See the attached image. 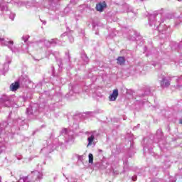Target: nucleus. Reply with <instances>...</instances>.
Listing matches in <instances>:
<instances>
[{
	"label": "nucleus",
	"mask_w": 182,
	"mask_h": 182,
	"mask_svg": "<svg viewBox=\"0 0 182 182\" xmlns=\"http://www.w3.org/2000/svg\"><path fill=\"white\" fill-rule=\"evenodd\" d=\"M107 4H106V1H103L102 3L97 4L95 9L98 12H103V9H105V8H107Z\"/></svg>",
	"instance_id": "1"
},
{
	"label": "nucleus",
	"mask_w": 182,
	"mask_h": 182,
	"mask_svg": "<svg viewBox=\"0 0 182 182\" xmlns=\"http://www.w3.org/2000/svg\"><path fill=\"white\" fill-rule=\"evenodd\" d=\"M119 96V90L115 89L112 91V93L109 96V100L110 102H114Z\"/></svg>",
	"instance_id": "2"
},
{
	"label": "nucleus",
	"mask_w": 182,
	"mask_h": 182,
	"mask_svg": "<svg viewBox=\"0 0 182 182\" xmlns=\"http://www.w3.org/2000/svg\"><path fill=\"white\" fill-rule=\"evenodd\" d=\"M18 89H19V82H13L10 85V90H11V92H16V90Z\"/></svg>",
	"instance_id": "3"
},
{
	"label": "nucleus",
	"mask_w": 182,
	"mask_h": 182,
	"mask_svg": "<svg viewBox=\"0 0 182 182\" xmlns=\"http://www.w3.org/2000/svg\"><path fill=\"white\" fill-rule=\"evenodd\" d=\"M117 65H124V63H126V59L124 58V57H122L119 56L117 58Z\"/></svg>",
	"instance_id": "4"
},
{
	"label": "nucleus",
	"mask_w": 182,
	"mask_h": 182,
	"mask_svg": "<svg viewBox=\"0 0 182 182\" xmlns=\"http://www.w3.org/2000/svg\"><path fill=\"white\" fill-rule=\"evenodd\" d=\"M95 140V136L91 135L90 137H88V144L87 146H92L93 144V141Z\"/></svg>",
	"instance_id": "5"
},
{
	"label": "nucleus",
	"mask_w": 182,
	"mask_h": 182,
	"mask_svg": "<svg viewBox=\"0 0 182 182\" xmlns=\"http://www.w3.org/2000/svg\"><path fill=\"white\" fill-rule=\"evenodd\" d=\"M88 157H89V163L90 164H93V154H89Z\"/></svg>",
	"instance_id": "6"
},
{
	"label": "nucleus",
	"mask_w": 182,
	"mask_h": 182,
	"mask_svg": "<svg viewBox=\"0 0 182 182\" xmlns=\"http://www.w3.org/2000/svg\"><path fill=\"white\" fill-rule=\"evenodd\" d=\"M170 85V82H168V81H166V82H165V87H168V85Z\"/></svg>",
	"instance_id": "7"
},
{
	"label": "nucleus",
	"mask_w": 182,
	"mask_h": 182,
	"mask_svg": "<svg viewBox=\"0 0 182 182\" xmlns=\"http://www.w3.org/2000/svg\"><path fill=\"white\" fill-rule=\"evenodd\" d=\"M136 178H137V177H136V176H134V177L132 178V180H133L134 181H136Z\"/></svg>",
	"instance_id": "8"
},
{
	"label": "nucleus",
	"mask_w": 182,
	"mask_h": 182,
	"mask_svg": "<svg viewBox=\"0 0 182 182\" xmlns=\"http://www.w3.org/2000/svg\"><path fill=\"white\" fill-rule=\"evenodd\" d=\"M4 41H5V38H0V42H4Z\"/></svg>",
	"instance_id": "9"
},
{
	"label": "nucleus",
	"mask_w": 182,
	"mask_h": 182,
	"mask_svg": "<svg viewBox=\"0 0 182 182\" xmlns=\"http://www.w3.org/2000/svg\"><path fill=\"white\" fill-rule=\"evenodd\" d=\"M9 43H10V45H14V41H9Z\"/></svg>",
	"instance_id": "10"
}]
</instances>
